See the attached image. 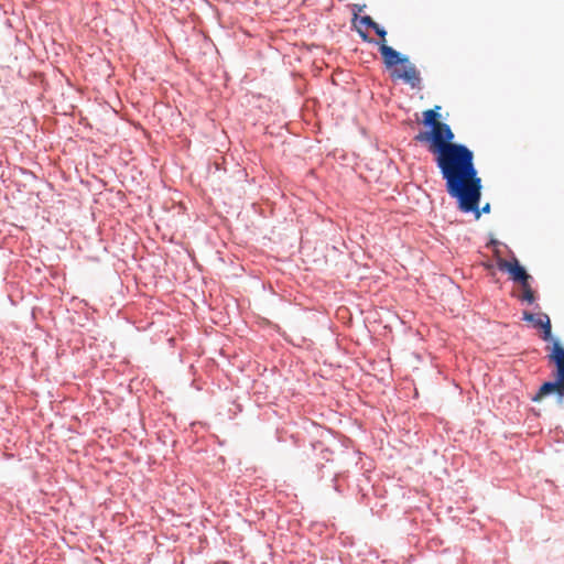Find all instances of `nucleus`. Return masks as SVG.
Wrapping results in <instances>:
<instances>
[{"label":"nucleus","instance_id":"obj_5","mask_svg":"<svg viewBox=\"0 0 564 564\" xmlns=\"http://www.w3.org/2000/svg\"><path fill=\"white\" fill-rule=\"evenodd\" d=\"M554 381L544 382L539 392L532 398L533 402H540L544 397L555 393L560 397V399L564 398V379L554 377Z\"/></svg>","mask_w":564,"mask_h":564},{"label":"nucleus","instance_id":"obj_12","mask_svg":"<svg viewBox=\"0 0 564 564\" xmlns=\"http://www.w3.org/2000/svg\"><path fill=\"white\" fill-rule=\"evenodd\" d=\"M535 316H536V315H534V314H532V313H529V312H524V313H523V319H524V321H528V322H533V321H535Z\"/></svg>","mask_w":564,"mask_h":564},{"label":"nucleus","instance_id":"obj_4","mask_svg":"<svg viewBox=\"0 0 564 564\" xmlns=\"http://www.w3.org/2000/svg\"><path fill=\"white\" fill-rule=\"evenodd\" d=\"M546 349L550 351L547 355L550 362L556 367L554 377L564 379V347L558 340H553V344L547 346Z\"/></svg>","mask_w":564,"mask_h":564},{"label":"nucleus","instance_id":"obj_2","mask_svg":"<svg viewBox=\"0 0 564 564\" xmlns=\"http://www.w3.org/2000/svg\"><path fill=\"white\" fill-rule=\"evenodd\" d=\"M379 51L387 68H393L391 77L401 79L412 88L421 85L420 72L410 63L408 56H402L393 47L387 45L386 41L379 43Z\"/></svg>","mask_w":564,"mask_h":564},{"label":"nucleus","instance_id":"obj_6","mask_svg":"<svg viewBox=\"0 0 564 564\" xmlns=\"http://www.w3.org/2000/svg\"><path fill=\"white\" fill-rule=\"evenodd\" d=\"M538 327L543 330L542 339L544 341H551L553 344V340H555V339L552 337L551 321L546 314L539 315Z\"/></svg>","mask_w":564,"mask_h":564},{"label":"nucleus","instance_id":"obj_8","mask_svg":"<svg viewBox=\"0 0 564 564\" xmlns=\"http://www.w3.org/2000/svg\"><path fill=\"white\" fill-rule=\"evenodd\" d=\"M522 295L521 300L527 302L528 304H532L535 301L534 292L529 282L521 284Z\"/></svg>","mask_w":564,"mask_h":564},{"label":"nucleus","instance_id":"obj_9","mask_svg":"<svg viewBox=\"0 0 564 564\" xmlns=\"http://www.w3.org/2000/svg\"><path fill=\"white\" fill-rule=\"evenodd\" d=\"M475 214H476V219H478L480 217V214L484 213V214H487L490 212V204L487 203L485 206H482L481 210L479 209V203L477 204V209L476 210H473Z\"/></svg>","mask_w":564,"mask_h":564},{"label":"nucleus","instance_id":"obj_7","mask_svg":"<svg viewBox=\"0 0 564 564\" xmlns=\"http://www.w3.org/2000/svg\"><path fill=\"white\" fill-rule=\"evenodd\" d=\"M438 109H440V107L436 106L435 109H429L423 112V123L425 126H430L431 128H434L435 124L441 123V121L438 120V117H440V115L437 112Z\"/></svg>","mask_w":564,"mask_h":564},{"label":"nucleus","instance_id":"obj_3","mask_svg":"<svg viewBox=\"0 0 564 564\" xmlns=\"http://www.w3.org/2000/svg\"><path fill=\"white\" fill-rule=\"evenodd\" d=\"M498 269L507 271L510 274L512 281L520 285L530 281L531 276L527 273L525 269L520 265L517 259L508 261L506 259H499L497 261Z\"/></svg>","mask_w":564,"mask_h":564},{"label":"nucleus","instance_id":"obj_11","mask_svg":"<svg viewBox=\"0 0 564 564\" xmlns=\"http://www.w3.org/2000/svg\"><path fill=\"white\" fill-rule=\"evenodd\" d=\"M372 29L381 37V42L386 41L387 32L382 28H380L378 23H376V25L372 26Z\"/></svg>","mask_w":564,"mask_h":564},{"label":"nucleus","instance_id":"obj_14","mask_svg":"<svg viewBox=\"0 0 564 564\" xmlns=\"http://www.w3.org/2000/svg\"><path fill=\"white\" fill-rule=\"evenodd\" d=\"M538 317H539V315H538V316H535V321H533V322H532V323L534 324V326H535V327H538Z\"/></svg>","mask_w":564,"mask_h":564},{"label":"nucleus","instance_id":"obj_1","mask_svg":"<svg viewBox=\"0 0 564 564\" xmlns=\"http://www.w3.org/2000/svg\"><path fill=\"white\" fill-rule=\"evenodd\" d=\"M454 133L441 122L431 131H421L414 140L430 143L429 150L446 182L447 193L458 200L460 210H476L481 196V178L474 164V153L466 145L454 143Z\"/></svg>","mask_w":564,"mask_h":564},{"label":"nucleus","instance_id":"obj_10","mask_svg":"<svg viewBox=\"0 0 564 564\" xmlns=\"http://www.w3.org/2000/svg\"><path fill=\"white\" fill-rule=\"evenodd\" d=\"M360 23L372 29V26H375L377 22H375L371 17L365 15L360 18Z\"/></svg>","mask_w":564,"mask_h":564},{"label":"nucleus","instance_id":"obj_13","mask_svg":"<svg viewBox=\"0 0 564 564\" xmlns=\"http://www.w3.org/2000/svg\"><path fill=\"white\" fill-rule=\"evenodd\" d=\"M358 33H359V35L361 36V39H362L364 41H366V42H371V40L369 39V36H368V34H367V33H365V32H364V31H361V30H358Z\"/></svg>","mask_w":564,"mask_h":564}]
</instances>
